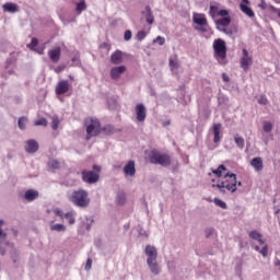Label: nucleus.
Instances as JSON below:
<instances>
[{
    "label": "nucleus",
    "instance_id": "3c124183",
    "mask_svg": "<svg viewBox=\"0 0 280 280\" xmlns=\"http://www.w3.org/2000/svg\"><path fill=\"white\" fill-rule=\"evenodd\" d=\"M66 67L65 66H58L54 69L55 73H61V71H65Z\"/></svg>",
    "mask_w": 280,
    "mask_h": 280
},
{
    "label": "nucleus",
    "instance_id": "7c9ffc66",
    "mask_svg": "<svg viewBox=\"0 0 280 280\" xmlns=\"http://www.w3.org/2000/svg\"><path fill=\"white\" fill-rule=\"evenodd\" d=\"M50 230L58 231V232H60V231L65 232V231H67V228L63 224L57 223V224L51 225Z\"/></svg>",
    "mask_w": 280,
    "mask_h": 280
},
{
    "label": "nucleus",
    "instance_id": "f704fd0d",
    "mask_svg": "<svg viewBox=\"0 0 280 280\" xmlns=\"http://www.w3.org/2000/svg\"><path fill=\"white\" fill-rule=\"evenodd\" d=\"M49 167H51L52 170H60V162L58 160H51L48 163Z\"/></svg>",
    "mask_w": 280,
    "mask_h": 280
},
{
    "label": "nucleus",
    "instance_id": "412c9836",
    "mask_svg": "<svg viewBox=\"0 0 280 280\" xmlns=\"http://www.w3.org/2000/svg\"><path fill=\"white\" fill-rule=\"evenodd\" d=\"M3 12H10L11 14H14L19 12V5L16 3L7 2L2 5Z\"/></svg>",
    "mask_w": 280,
    "mask_h": 280
},
{
    "label": "nucleus",
    "instance_id": "39448f33",
    "mask_svg": "<svg viewBox=\"0 0 280 280\" xmlns=\"http://www.w3.org/2000/svg\"><path fill=\"white\" fill-rule=\"evenodd\" d=\"M148 160L152 165H161L162 167L172 165V158L167 153H161L156 150L150 151Z\"/></svg>",
    "mask_w": 280,
    "mask_h": 280
},
{
    "label": "nucleus",
    "instance_id": "1a4fd4ad",
    "mask_svg": "<svg viewBox=\"0 0 280 280\" xmlns=\"http://www.w3.org/2000/svg\"><path fill=\"white\" fill-rule=\"evenodd\" d=\"M243 56L240 60L241 68L244 69V71H248L250 67H253V56L248 54V50L246 48L242 49Z\"/></svg>",
    "mask_w": 280,
    "mask_h": 280
},
{
    "label": "nucleus",
    "instance_id": "de8ad7c7",
    "mask_svg": "<svg viewBox=\"0 0 280 280\" xmlns=\"http://www.w3.org/2000/svg\"><path fill=\"white\" fill-rule=\"evenodd\" d=\"M132 38V32L130 30H127L124 35L125 40H130Z\"/></svg>",
    "mask_w": 280,
    "mask_h": 280
},
{
    "label": "nucleus",
    "instance_id": "5fc2aeb1",
    "mask_svg": "<svg viewBox=\"0 0 280 280\" xmlns=\"http://www.w3.org/2000/svg\"><path fill=\"white\" fill-rule=\"evenodd\" d=\"M222 78H223V82H229V75H226V73H223L222 74Z\"/></svg>",
    "mask_w": 280,
    "mask_h": 280
},
{
    "label": "nucleus",
    "instance_id": "a211bd4d",
    "mask_svg": "<svg viewBox=\"0 0 280 280\" xmlns=\"http://www.w3.org/2000/svg\"><path fill=\"white\" fill-rule=\"evenodd\" d=\"M221 130H222V124L218 122V124L213 125V127H212L213 143H219L220 139H222V137L220 136Z\"/></svg>",
    "mask_w": 280,
    "mask_h": 280
},
{
    "label": "nucleus",
    "instance_id": "0eeeda50",
    "mask_svg": "<svg viewBox=\"0 0 280 280\" xmlns=\"http://www.w3.org/2000/svg\"><path fill=\"white\" fill-rule=\"evenodd\" d=\"M93 171L83 170L81 172L83 183H88V185H95L100 180V172H102V167L100 165H93Z\"/></svg>",
    "mask_w": 280,
    "mask_h": 280
},
{
    "label": "nucleus",
    "instance_id": "13d9d810",
    "mask_svg": "<svg viewBox=\"0 0 280 280\" xmlns=\"http://www.w3.org/2000/svg\"><path fill=\"white\" fill-rule=\"evenodd\" d=\"M69 78H70V80H73V75H71V74L69 75Z\"/></svg>",
    "mask_w": 280,
    "mask_h": 280
},
{
    "label": "nucleus",
    "instance_id": "79ce46f5",
    "mask_svg": "<svg viewBox=\"0 0 280 280\" xmlns=\"http://www.w3.org/2000/svg\"><path fill=\"white\" fill-rule=\"evenodd\" d=\"M259 254L262 255V257H268V244L262 245V248L259 250Z\"/></svg>",
    "mask_w": 280,
    "mask_h": 280
},
{
    "label": "nucleus",
    "instance_id": "a878e982",
    "mask_svg": "<svg viewBox=\"0 0 280 280\" xmlns=\"http://www.w3.org/2000/svg\"><path fill=\"white\" fill-rule=\"evenodd\" d=\"M222 172H226V166L224 164H221L218 168L212 170V174H215L218 178H222Z\"/></svg>",
    "mask_w": 280,
    "mask_h": 280
},
{
    "label": "nucleus",
    "instance_id": "cd10ccee",
    "mask_svg": "<svg viewBox=\"0 0 280 280\" xmlns=\"http://www.w3.org/2000/svg\"><path fill=\"white\" fill-rule=\"evenodd\" d=\"M84 10H86V2L84 0H81L78 4H77V14H82V12H84Z\"/></svg>",
    "mask_w": 280,
    "mask_h": 280
},
{
    "label": "nucleus",
    "instance_id": "864d4df0",
    "mask_svg": "<svg viewBox=\"0 0 280 280\" xmlns=\"http://www.w3.org/2000/svg\"><path fill=\"white\" fill-rule=\"evenodd\" d=\"M258 8H260V10H266V1H261L260 4H258Z\"/></svg>",
    "mask_w": 280,
    "mask_h": 280
},
{
    "label": "nucleus",
    "instance_id": "37998d69",
    "mask_svg": "<svg viewBox=\"0 0 280 280\" xmlns=\"http://www.w3.org/2000/svg\"><path fill=\"white\" fill-rule=\"evenodd\" d=\"M213 233H215V230L213 228H208L205 230V234H206V237H211V235H213Z\"/></svg>",
    "mask_w": 280,
    "mask_h": 280
},
{
    "label": "nucleus",
    "instance_id": "a19ab883",
    "mask_svg": "<svg viewBox=\"0 0 280 280\" xmlns=\"http://www.w3.org/2000/svg\"><path fill=\"white\" fill-rule=\"evenodd\" d=\"M258 104L266 106V104H268V97H266V95H260L258 98Z\"/></svg>",
    "mask_w": 280,
    "mask_h": 280
},
{
    "label": "nucleus",
    "instance_id": "f257e3e1",
    "mask_svg": "<svg viewBox=\"0 0 280 280\" xmlns=\"http://www.w3.org/2000/svg\"><path fill=\"white\" fill-rule=\"evenodd\" d=\"M212 187L219 189L221 194H226L231 191V194H235L237 191V175L234 173H228L223 176V180L219 184H212Z\"/></svg>",
    "mask_w": 280,
    "mask_h": 280
},
{
    "label": "nucleus",
    "instance_id": "9b49d317",
    "mask_svg": "<svg viewBox=\"0 0 280 280\" xmlns=\"http://www.w3.org/2000/svg\"><path fill=\"white\" fill-rule=\"evenodd\" d=\"M71 89V84H69V81L61 80L57 83L55 88L56 95H65V93H69Z\"/></svg>",
    "mask_w": 280,
    "mask_h": 280
},
{
    "label": "nucleus",
    "instance_id": "c9c22d12",
    "mask_svg": "<svg viewBox=\"0 0 280 280\" xmlns=\"http://www.w3.org/2000/svg\"><path fill=\"white\" fill-rule=\"evenodd\" d=\"M38 46V38L33 37L31 43L27 45L28 49L34 50Z\"/></svg>",
    "mask_w": 280,
    "mask_h": 280
},
{
    "label": "nucleus",
    "instance_id": "c756f323",
    "mask_svg": "<svg viewBox=\"0 0 280 280\" xmlns=\"http://www.w3.org/2000/svg\"><path fill=\"white\" fill-rule=\"evenodd\" d=\"M219 12H220V9L218 8V5H210L209 14L212 19H215Z\"/></svg>",
    "mask_w": 280,
    "mask_h": 280
},
{
    "label": "nucleus",
    "instance_id": "e433bc0d",
    "mask_svg": "<svg viewBox=\"0 0 280 280\" xmlns=\"http://www.w3.org/2000/svg\"><path fill=\"white\" fill-rule=\"evenodd\" d=\"M214 205H217V207H220L221 209L228 208L226 202L222 201V199L214 198Z\"/></svg>",
    "mask_w": 280,
    "mask_h": 280
},
{
    "label": "nucleus",
    "instance_id": "58836bf2",
    "mask_svg": "<svg viewBox=\"0 0 280 280\" xmlns=\"http://www.w3.org/2000/svg\"><path fill=\"white\" fill-rule=\"evenodd\" d=\"M155 43H158V45H160V46L165 45V37L158 36L155 39H153L154 45H155Z\"/></svg>",
    "mask_w": 280,
    "mask_h": 280
},
{
    "label": "nucleus",
    "instance_id": "c85d7f7f",
    "mask_svg": "<svg viewBox=\"0 0 280 280\" xmlns=\"http://www.w3.org/2000/svg\"><path fill=\"white\" fill-rule=\"evenodd\" d=\"M26 124H27V117L22 116L19 118L18 126H19L20 130H25Z\"/></svg>",
    "mask_w": 280,
    "mask_h": 280
},
{
    "label": "nucleus",
    "instance_id": "9d476101",
    "mask_svg": "<svg viewBox=\"0 0 280 280\" xmlns=\"http://www.w3.org/2000/svg\"><path fill=\"white\" fill-rule=\"evenodd\" d=\"M135 112L137 121H145V118L148 117V109H145V105H143V103L137 104L135 107Z\"/></svg>",
    "mask_w": 280,
    "mask_h": 280
},
{
    "label": "nucleus",
    "instance_id": "72a5a7b5",
    "mask_svg": "<svg viewBox=\"0 0 280 280\" xmlns=\"http://www.w3.org/2000/svg\"><path fill=\"white\" fill-rule=\"evenodd\" d=\"M116 200H117L118 205H125L126 203V194H124V192L118 194Z\"/></svg>",
    "mask_w": 280,
    "mask_h": 280
},
{
    "label": "nucleus",
    "instance_id": "4c0bfd02",
    "mask_svg": "<svg viewBox=\"0 0 280 280\" xmlns=\"http://www.w3.org/2000/svg\"><path fill=\"white\" fill-rule=\"evenodd\" d=\"M262 128H264L265 132H272V122L265 121Z\"/></svg>",
    "mask_w": 280,
    "mask_h": 280
},
{
    "label": "nucleus",
    "instance_id": "423d86ee",
    "mask_svg": "<svg viewBox=\"0 0 280 280\" xmlns=\"http://www.w3.org/2000/svg\"><path fill=\"white\" fill-rule=\"evenodd\" d=\"M70 202L75 207H89L91 199H89V192L84 189L74 190L69 197Z\"/></svg>",
    "mask_w": 280,
    "mask_h": 280
},
{
    "label": "nucleus",
    "instance_id": "49530a36",
    "mask_svg": "<svg viewBox=\"0 0 280 280\" xmlns=\"http://www.w3.org/2000/svg\"><path fill=\"white\" fill-rule=\"evenodd\" d=\"M145 36H148V34L144 31H139L137 34V39L143 40V38H145Z\"/></svg>",
    "mask_w": 280,
    "mask_h": 280
},
{
    "label": "nucleus",
    "instance_id": "6e6d98bb",
    "mask_svg": "<svg viewBox=\"0 0 280 280\" xmlns=\"http://www.w3.org/2000/svg\"><path fill=\"white\" fill-rule=\"evenodd\" d=\"M254 250H256V253H259V252L261 250V248H259V246L256 245V246L254 247Z\"/></svg>",
    "mask_w": 280,
    "mask_h": 280
},
{
    "label": "nucleus",
    "instance_id": "4468645a",
    "mask_svg": "<svg viewBox=\"0 0 280 280\" xmlns=\"http://www.w3.org/2000/svg\"><path fill=\"white\" fill-rule=\"evenodd\" d=\"M25 151L28 154H34L38 152V142L34 139H30L26 141Z\"/></svg>",
    "mask_w": 280,
    "mask_h": 280
},
{
    "label": "nucleus",
    "instance_id": "c03bdc74",
    "mask_svg": "<svg viewBox=\"0 0 280 280\" xmlns=\"http://www.w3.org/2000/svg\"><path fill=\"white\" fill-rule=\"evenodd\" d=\"M217 16H222L223 19L229 16V10H226V9L219 10V13Z\"/></svg>",
    "mask_w": 280,
    "mask_h": 280
},
{
    "label": "nucleus",
    "instance_id": "2eb2a0df",
    "mask_svg": "<svg viewBox=\"0 0 280 280\" xmlns=\"http://www.w3.org/2000/svg\"><path fill=\"white\" fill-rule=\"evenodd\" d=\"M192 21L200 27H205V25H207V16L203 13H194Z\"/></svg>",
    "mask_w": 280,
    "mask_h": 280
},
{
    "label": "nucleus",
    "instance_id": "4be33fe9",
    "mask_svg": "<svg viewBox=\"0 0 280 280\" xmlns=\"http://www.w3.org/2000/svg\"><path fill=\"white\" fill-rule=\"evenodd\" d=\"M124 60V55L121 54V51L116 50L112 56H110V62L113 65H121Z\"/></svg>",
    "mask_w": 280,
    "mask_h": 280
},
{
    "label": "nucleus",
    "instance_id": "393cba45",
    "mask_svg": "<svg viewBox=\"0 0 280 280\" xmlns=\"http://www.w3.org/2000/svg\"><path fill=\"white\" fill-rule=\"evenodd\" d=\"M103 135H114L115 133V127L112 125H105L104 127H101V133Z\"/></svg>",
    "mask_w": 280,
    "mask_h": 280
},
{
    "label": "nucleus",
    "instance_id": "2f4dec72",
    "mask_svg": "<svg viewBox=\"0 0 280 280\" xmlns=\"http://www.w3.org/2000/svg\"><path fill=\"white\" fill-rule=\"evenodd\" d=\"M58 126H60V119L58 118V116H52V118H51L52 130H56L58 128Z\"/></svg>",
    "mask_w": 280,
    "mask_h": 280
},
{
    "label": "nucleus",
    "instance_id": "603ef678",
    "mask_svg": "<svg viewBox=\"0 0 280 280\" xmlns=\"http://www.w3.org/2000/svg\"><path fill=\"white\" fill-rule=\"evenodd\" d=\"M55 215H59V218H62V210L60 209H55Z\"/></svg>",
    "mask_w": 280,
    "mask_h": 280
},
{
    "label": "nucleus",
    "instance_id": "bb28decb",
    "mask_svg": "<svg viewBox=\"0 0 280 280\" xmlns=\"http://www.w3.org/2000/svg\"><path fill=\"white\" fill-rule=\"evenodd\" d=\"M234 142L236 143L237 148H240V150H244V138H242L240 135H235Z\"/></svg>",
    "mask_w": 280,
    "mask_h": 280
},
{
    "label": "nucleus",
    "instance_id": "7ed1b4c3",
    "mask_svg": "<svg viewBox=\"0 0 280 280\" xmlns=\"http://www.w3.org/2000/svg\"><path fill=\"white\" fill-rule=\"evenodd\" d=\"M84 126L86 132V141H90V139H93V137H100V135H102V122H100V119L88 117L84 120Z\"/></svg>",
    "mask_w": 280,
    "mask_h": 280
},
{
    "label": "nucleus",
    "instance_id": "6e6552de",
    "mask_svg": "<svg viewBox=\"0 0 280 280\" xmlns=\"http://www.w3.org/2000/svg\"><path fill=\"white\" fill-rule=\"evenodd\" d=\"M215 25L218 26V30L224 34H237V26H234L233 30L226 28L231 25V16L217 20Z\"/></svg>",
    "mask_w": 280,
    "mask_h": 280
},
{
    "label": "nucleus",
    "instance_id": "b1692460",
    "mask_svg": "<svg viewBox=\"0 0 280 280\" xmlns=\"http://www.w3.org/2000/svg\"><path fill=\"white\" fill-rule=\"evenodd\" d=\"M145 21L149 25H152L154 23V14H152V9L150 7H145Z\"/></svg>",
    "mask_w": 280,
    "mask_h": 280
},
{
    "label": "nucleus",
    "instance_id": "4d7b16f0",
    "mask_svg": "<svg viewBox=\"0 0 280 280\" xmlns=\"http://www.w3.org/2000/svg\"><path fill=\"white\" fill-rule=\"evenodd\" d=\"M236 185H238V187H242V182H236Z\"/></svg>",
    "mask_w": 280,
    "mask_h": 280
},
{
    "label": "nucleus",
    "instance_id": "09e8293b",
    "mask_svg": "<svg viewBox=\"0 0 280 280\" xmlns=\"http://www.w3.org/2000/svg\"><path fill=\"white\" fill-rule=\"evenodd\" d=\"M92 266H93V259L88 258L86 264H85V270H88V271L91 270Z\"/></svg>",
    "mask_w": 280,
    "mask_h": 280
},
{
    "label": "nucleus",
    "instance_id": "ea45409f",
    "mask_svg": "<svg viewBox=\"0 0 280 280\" xmlns=\"http://www.w3.org/2000/svg\"><path fill=\"white\" fill-rule=\"evenodd\" d=\"M35 126H44V128H47V120L45 118H39L35 121Z\"/></svg>",
    "mask_w": 280,
    "mask_h": 280
},
{
    "label": "nucleus",
    "instance_id": "052dcab7",
    "mask_svg": "<svg viewBox=\"0 0 280 280\" xmlns=\"http://www.w3.org/2000/svg\"><path fill=\"white\" fill-rule=\"evenodd\" d=\"M72 61L75 62V58H73Z\"/></svg>",
    "mask_w": 280,
    "mask_h": 280
},
{
    "label": "nucleus",
    "instance_id": "f03ea898",
    "mask_svg": "<svg viewBox=\"0 0 280 280\" xmlns=\"http://www.w3.org/2000/svg\"><path fill=\"white\" fill-rule=\"evenodd\" d=\"M213 57L219 65L224 67L229 65V59H226V42L222 38L214 39L212 44Z\"/></svg>",
    "mask_w": 280,
    "mask_h": 280
},
{
    "label": "nucleus",
    "instance_id": "f3484780",
    "mask_svg": "<svg viewBox=\"0 0 280 280\" xmlns=\"http://www.w3.org/2000/svg\"><path fill=\"white\" fill-rule=\"evenodd\" d=\"M126 71V68L124 66L114 67L110 70V78L112 80H119L121 78V74Z\"/></svg>",
    "mask_w": 280,
    "mask_h": 280
},
{
    "label": "nucleus",
    "instance_id": "f8f14e48",
    "mask_svg": "<svg viewBox=\"0 0 280 280\" xmlns=\"http://www.w3.org/2000/svg\"><path fill=\"white\" fill-rule=\"evenodd\" d=\"M250 4V1L248 0H242L240 4V10L243 12V14H246L249 19H255V11L248 7Z\"/></svg>",
    "mask_w": 280,
    "mask_h": 280
},
{
    "label": "nucleus",
    "instance_id": "ddd939ff",
    "mask_svg": "<svg viewBox=\"0 0 280 280\" xmlns=\"http://www.w3.org/2000/svg\"><path fill=\"white\" fill-rule=\"evenodd\" d=\"M60 56H62V49L59 46L48 50V57L51 60V62H59Z\"/></svg>",
    "mask_w": 280,
    "mask_h": 280
},
{
    "label": "nucleus",
    "instance_id": "473e14b6",
    "mask_svg": "<svg viewBox=\"0 0 280 280\" xmlns=\"http://www.w3.org/2000/svg\"><path fill=\"white\" fill-rule=\"evenodd\" d=\"M65 218L68 220L69 224H75V217L73 215V212H67Z\"/></svg>",
    "mask_w": 280,
    "mask_h": 280
},
{
    "label": "nucleus",
    "instance_id": "a18cd8bd",
    "mask_svg": "<svg viewBox=\"0 0 280 280\" xmlns=\"http://www.w3.org/2000/svg\"><path fill=\"white\" fill-rule=\"evenodd\" d=\"M170 67L171 69H178V67H180V65L178 63V61H174V59H170Z\"/></svg>",
    "mask_w": 280,
    "mask_h": 280
},
{
    "label": "nucleus",
    "instance_id": "bf43d9fd",
    "mask_svg": "<svg viewBox=\"0 0 280 280\" xmlns=\"http://www.w3.org/2000/svg\"><path fill=\"white\" fill-rule=\"evenodd\" d=\"M201 32H207L205 28H201Z\"/></svg>",
    "mask_w": 280,
    "mask_h": 280
},
{
    "label": "nucleus",
    "instance_id": "20e7f679",
    "mask_svg": "<svg viewBox=\"0 0 280 280\" xmlns=\"http://www.w3.org/2000/svg\"><path fill=\"white\" fill-rule=\"evenodd\" d=\"M144 253L147 255V264L152 275H160L161 267H159V264L156 262V259L159 257V252L156 250V247L152 245H147Z\"/></svg>",
    "mask_w": 280,
    "mask_h": 280
},
{
    "label": "nucleus",
    "instance_id": "5701e85b",
    "mask_svg": "<svg viewBox=\"0 0 280 280\" xmlns=\"http://www.w3.org/2000/svg\"><path fill=\"white\" fill-rule=\"evenodd\" d=\"M24 198L25 200H27V202H33V200H36V198H38V190H34V189L26 190L24 194Z\"/></svg>",
    "mask_w": 280,
    "mask_h": 280
},
{
    "label": "nucleus",
    "instance_id": "6ab92c4d",
    "mask_svg": "<svg viewBox=\"0 0 280 280\" xmlns=\"http://www.w3.org/2000/svg\"><path fill=\"white\" fill-rule=\"evenodd\" d=\"M250 240H254L255 242H258V244H260V246H264V244H266V242H264V235L259 232H257V230H253L248 233Z\"/></svg>",
    "mask_w": 280,
    "mask_h": 280
},
{
    "label": "nucleus",
    "instance_id": "dca6fc26",
    "mask_svg": "<svg viewBox=\"0 0 280 280\" xmlns=\"http://www.w3.org/2000/svg\"><path fill=\"white\" fill-rule=\"evenodd\" d=\"M124 174L125 176H135V174H137V168L135 167V161L130 160L124 166Z\"/></svg>",
    "mask_w": 280,
    "mask_h": 280
},
{
    "label": "nucleus",
    "instance_id": "8fccbe9b",
    "mask_svg": "<svg viewBox=\"0 0 280 280\" xmlns=\"http://www.w3.org/2000/svg\"><path fill=\"white\" fill-rule=\"evenodd\" d=\"M1 226H3V220H0V240H5V233H3V230H1Z\"/></svg>",
    "mask_w": 280,
    "mask_h": 280
},
{
    "label": "nucleus",
    "instance_id": "aec40b11",
    "mask_svg": "<svg viewBox=\"0 0 280 280\" xmlns=\"http://www.w3.org/2000/svg\"><path fill=\"white\" fill-rule=\"evenodd\" d=\"M252 167H254L255 172H261L264 170V160L261 158H254L250 161Z\"/></svg>",
    "mask_w": 280,
    "mask_h": 280
}]
</instances>
